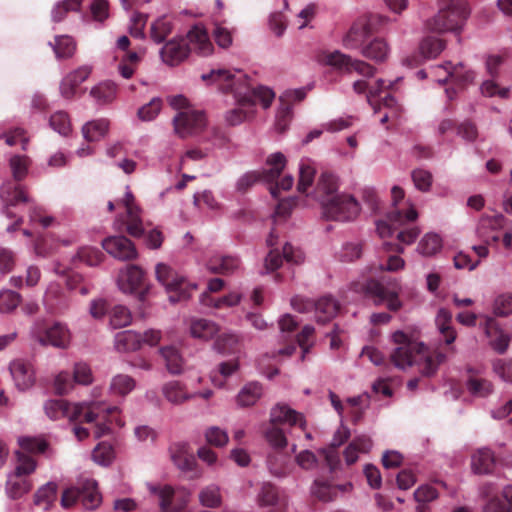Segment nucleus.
<instances>
[{"label":"nucleus","instance_id":"obj_1","mask_svg":"<svg viewBox=\"0 0 512 512\" xmlns=\"http://www.w3.org/2000/svg\"><path fill=\"white\" fill-rule=\"evenodd\" d=\"M44 410L46 415L53 420L67 418L74 422H95L93 431L95 438L109 434L111 430L110 424L114 419L118 425H121L120 421L115 417L118 408L107 406L102 402L70 404L64 399H54L45 403Z\"/></svg>","mask_w":512,"mask_h":512},{"label":"nucleus","instance_id":"obj_2","mask_svg":"<svg viewBox=\"0 0 512 512\" xmlns=\"http://www.w3.org/2000/svg\"><path fill=\"white\" fill-rule=\"evenodd\" d=\"M270 422L271 427L266 431L265 437L274 451L268 455L267 465L271 474L276 477H285L291 471V461L289 455L282 452L288 442L285 432L278 425L288 423L290 426H299L302 431H305L306 421L302 414L287 405L277 404L271 410Z\"/></svg>","mask_w":512,"mask_h":512},{"label":"nucleus","instance_id":"obj_3","mask_svg":"<svg viewBox=\"0 0 512 512\" xmlns=\"http://www.w3.org/2000/svg\"><path fill=\"white\" fill-rule=\"evenodd\" d=\"M239 74L236 78L229 70L218 69L203 74L202 79L218 83L223 93H233L240 106L261 104L263 108H268L275 97L274 92L264 86L253 87L247 75Z\"/></svg>","mask_w":512,"mask_h":512},{"label":"nucleus","instance_id":"obj_4","mask_svg":"<svg viewBox=\"0 0 512 512\" xmlns=\"http://www.w3.org/2000/svg\"><path fill=\"white\" fill-rule=\"evenodd\" d=\"M213 50V44L206 30L196 25L189 30L186 39H172L166 42L160 50V55L167 65L177 66L188 57L191 51H195L200 56H208Z\"/></svg>","mask_w":512,"mask_h":512},{"label":"nucleus","instance_id":"obj_5","mask_svg":"<svg viewBox=\"0 0 512 512\" xmlns=\"http://www.w3.org/2000/svg\"><path fill=\"white\" fill-rule=\"evenodd\" d=\"M401 78H397L395 82H387L383 79H378L374 85L368 86L365 80L355 81L353 89L356 93H364L367 91V101L373 108L374 113L379 115V121L381 124L391 122L392 125H398L397 120L401 116V107L393 96L387 93L384 97L381 94L393 90L396 82L400 81Z\"/></svg>","mask_w":512,"mask_h":512},{"label":"nucleus","instance_id":"obj_6","mask_svg":"<svg viewBox=\"0 0 512 512\" xmlns=\"http://www.w3.org/2000/svg\"><path fill=\"white\" fill-rule=\"evenodd\" d=\"M469 14L470 9L465 0H450L444 8L426 21L425 27L434 33L459 32Z\"/></svg>","mask_w":512,"mask_h":512},{"label":"nucleus","instance_id":"obj_7","mask_svg":"<svg viewBox=\"0 0 512 512\" xmlns=\"http://www.w3.org/2000/svg\"><path fill=\"white\" fill-rule=\"evenodd\" d=\"M364 291L375 305L385 304L393 312L402 307V302L399 299L401 285L394 277L387 275H382L379 278L371 277L365 282Z\"/></svg>","mask_w":512,"mask_h":512},{"label":"nucleus","instance_id":"obj_8","mask_svg":"<svg viewBox=\"0 0 512 512\" xmlns=\"http://www.w3.org/2000/svg\"><path fill=\"white\" fill-rule=\"evenodd\" d=\"M392 204L395 209L386 215L385 219L376 222L377 232L381 238L392 235V233L402 227L414 225L416 220V209L410 204L406 211L396 209L398 203L404 199L405 192L399 186H393L391 190Z\"/></svg>","mask_w":512,"mask_h":512},{"label":"nucleus","instance_id":"obj_9","mask_svg":"<svg viewBox=\"0 0 512 512\" xmlns=\"http://www.w3.org/2000/svg\"><path fill=\"white\" fill-rule=\"evenodd\" d=\"M168 104L178 111L173 118L174 128H205L207 117L203 110L194 108L183 95L167 97Z\"/></svg>","mask_w":512,"mask_h":512},{"label":"nucleus","instance_id":"obj_10","mask_svg":"<svg viewBox=\"0 0 512 512\" xmlns=\"http://www.w3.org/2000/svg\"><path fill=\"white\" fill-rule=\"evenodd\" d=\"M156 277L166 288L169 294V300L172 303L189 299L191 291L196 288L195 285L189 284L184 277L180 276L172 268L163 263H159L156 266Z\"/></svg>","mask_w":512,"mask_h":512},{"label":"nucleus","instance_id":"obj_11","mask_svg":"<svg viewBox=\"0 0 512 512\" xmlns=\"http://www.w3.org/2000/svg\"><path fill=\"white\" fill-rule=\"evenodd\" d=\"M360 212V205L357 200L347 194H341L331 199L322 200V213L328 220L352 221Z\"/></svg>","mask_w":512,"mask_h":512},{"label":"nucleus","instance_id":"obj_12","mask_svg":"<svg viewBox=\"0 0 512 512\" xmlns=\"http://www.w3.org/2000/svg\"><path fill=\"white\" fill-rule=\"evenodd\" d=\"M388 17L373 14L370 15L365 21L355 22L347 34L343 38V45L347 49H358L363 48L364 42L375 32L381 30V28L388 22Z\"/></svg>","mask_w":512,"mask_h":512},{"label":"nucleus","instance_id":"obj_13","mask_svg":"<svg viewBox=\"0 0 512 512\" xmlns=\"http://www.w3.org/2000/svg\"><path fill=\"white\" fill-rule=\"evenodd\" d=\"M267 164L270 166L269 169L262 171H251L240 177L237 182V190L244 193L259 181L273 183L276 179L279 178L280 174L285 168L286 158L280 152L274 153L268 157Z\"/></svg>","mask_w":512,"mask_h":512},{"label":"nucleus","instance_id":"obj_14","mask_svg":"<svg viewBox=\"0 0 512 512\" xmlns=\"http://www.w3.org/2000/svg\"><path fill=\"white\" fill-rule=\"evenodd\" d=\"M392 342L395 347L390 353V362L401 370L412 367L416 358V339L414 336L403 331H396L392 334Z\"/></svg>","mask_w":512,"mask_h":512},{"label":"nucleus","instance_id":"obj_15","mask_svg":"<svg viewBox=\"0 0 512 512\" xmlns=\"http://www.w3.org/2000/svg\"><path fill=\"white\" fill-rule=\"evenodd\" d=\"M121 203L126 208V219L119 216L114 227L117 231L121 232L126 228L127 233L132 237H141L144 233L142 220L140 217V208L135 204V198L130 191H127Z\"/></svg>","mask_w":512,"mask_h":512},{"label":"nucleus","instance_id":"obj_16","mask_svg":"<svg viewBox=\"0 0 512 512\" xmlns=\"http://www.w3.org/2000/svg\"><path fill=\"white\" fill-rule=\"evenodd\" d=\"M322 61L340 71L351 73L357 72L360 75L372 77L376 68L372 65L358 59H352L350 56L340 51L330 52L324 55Z\"/></svg>","mask_w":512,"mask_h":512},{"label":"nucleus","instance_id":"obj_17","mask_svg":"<svg viewBox=\"0 0 512 512\" xmlns=\"http://www.w3.org/2000/svg\"><path fill=\"white\" fill-rule=\"evenodd\" d=\"M103 249L116 259L127 261L137 257L134 243L125 236H109L102 241Z\"/></svg>","mask_w":512,"mask_h":512},{"label":"nucleus","instance_id":"obj_18","mask_svg":"<svg viewBox=\"0 0 512 512\" xmlns=\"http://www.w3.org/2000/svg\"><path fill=\"white\" fill-rule=\"evenodd\" d=\"M0 195L5 204L4 213L9 218H13L15 216L10 211V207L30 202L26 187L16 181H8L4 183L1 187Z\"/></svg>","mask_w":512,"mask_h":512},{"label":"nucleus","instance_id":"obj_19","mask_svg":"<svg viewBox=\"0 0 512 512\" xmlns=\"http://www.w3.org/2000/svg\"><path fill=\"white\" fill-rule=\"evenodd\" d=\"M484 332L487 338H489V345L494 351L499 354H503L507 351L511 337L501 328L493 317H486Z\"/></svg>","mask_w":512,"mask_h":512},{"label":"nucleus","instance_id":"obj_20","mask_svg":"<svg viewBox=\"0 0 512 512\" xmlns=\"http://www.w3.org/2000/svg\"><path fill=\"white\" fill-rule=\"evenodd\" d=\"M120 289L125 293L138 292L141 297L144 294L145 274L143 270L136 266L130 265L121 272L118 280Z\"/></svg>","mask_w":512,"mask_h":512},{"label":"nucleus","instance_id":"obj_21","mask_svg":"<svg viewBox=\"0 0 512 512\" xmlns=\"http://www.w3.org/2000/svg\"><path fill=\"white\" fill-rule=\"evenodd\" d=\"M257 502L261 507H271L269 512H285L287 501L281 496L275 485L270 482L262 484L257 495Z\"/></svg>","mask_w":512,"mask_h":512},{"label":"nucleus","instance_id":"obj_22","mask_svg":"<svg viewBox=\"0 0 512 512\" xmlns=\"http://www.w3.org/2000/svg\"><path fill=\"white\" fill-rule=\"evenodd\" d=\"M9 370L19 390L25 391L34 385L35 372L29 362L21 359L14 360L10 363Z\"/></svg>","mask_w":512,"mask_h":512},{"label":"nucleus","instance_id":"obj_23","mask_svg":"<svg viewBox=\"0 0 512 512\" xmlns=\"http://www.w3.org/2000/svg\"><path fill=\"white\" fill-rule=\"evenodd\" d=\"M445 358V354L425 348L423 343L418 342V373L423 376L434 374Z\"/></svg>","mask_w":512,"mask_h":512},{"label":"nucleus","instance_id":"obj_24","mask_svg":"<svg viewBox=\"0 0 512 512\" xmlns=\"http://www.w3.org/2000/svg\"><path fill=\"white\" fill-rule=\"evenodd\" d=\"M91 74V68L87 65L81 66L67 74L61 81L60 92L66 99H71L77 95L79 86Z\"/></svg>","mask_w":512,"mask_h":512},{"label":"nucleus","instance_id":"obj_25","mask_svg":"<svg viewBox=\"0 0 512 512\" xmlns=\"http://www.w3.org/2000/svg\"><path fill=\"white\" fill-rule=\"evenodd\" d=\"M44 304L52 313H59L68 307V296L61 284L51 282L44 294Z\"/></svg>","mask_w":512,"mask_h":512},{"label":"nucleus","instance_id":"obj_26","mask_svg":"<svg viewBox=\"0 0 512 512\" xmlns=\"http://www.w3.org/2000/svg\"><path fill=\"white\" fill-rule=\"evenodd\" d=\"M283 258L287 262L298 264L302 261V254L298 250L295 251L291 244L286 243L283 247V255H281L276 250H271L269 252L267 257L265 258V268L268 271H274L278 269L282 264Z\"/></svg>","mask_w":512,"mask_h":512},{"label":"nucleus","instance_id":"obj_27","mask_svg":"<svg viewBox=\"0 0 512 512\" xmlns=\"http://www.w3.org/2000/svg\"><path fill=\"white\" fill-rule=\"evenodd\" d=\"M39 342L42 345H52L58 348H66L70 342V333L66 326L61 323H55L47 328L45 332L39 336Z\"/></svg>","mask_w":512,"mask_h":512},{"label":"nucleus","instance_id":"obj_28","mask_svg":"<svg viewBox=\"0 0 512 512\" xmlns=\"http://www.w3.org/2000/svg\"><path fill=\"white\" fill-rule=\"evenodd\" d=\"M313 310L318 323H326L332 320L340 309V304L331 296H323L313 301Z\"/></svg>","mask_w":512,"mask_h":512},{"label":"nucleus","instance_id":"obj_29","mask_svg":"<svg viewBox=\"0 0 512 512\" xmlns=\"http://www.w3.org/2000/svg\"><path fill=\"white\" fill-rule=\"evenodd\" d=\"M240 267V260L235 256L214 255L207 261V268L211 273L230 275Z\"/></svg>","mask_w":512,"mask_h":512},{"label":"nucleus","instance_id":"obj_30","mask_svg":"<svg viewBox=\"0 0 512 512\" xmlns=\"http://www.w3.org/2000/svg\"><path fill=\"white\" fill-rule=\"evenodd\" d=\"M506 220L503 215L483 216L478 222L476 233L486 244H489L490 233L504 229Z\"/></svg>","mask_w":512,"mask_h":512},{"label":"nucleus","instance_id":"obj_31","mask_svg":"<svg viewBox=\"0 0 512 512\" xmlns=\"http://www.w3.org/2000/svg\"><path fill=\"white\" fill-rule=\"evenodd\" d=\"M495 464L492 451L488 448L478 449L471 456V469L475 474L491 473Z\"/></svg>","mask_w":512,"mask_h":512},{"label":"nucleus","instance_id":"obj_32","mask_svg":"<svg viewBox=\"0 0 512 512\" xmlns=\"http://www.w3.org/2000/svg\"><path fill=\"white\" fill-rule=\"evenodd\" d=\"M81 502L86 509H95L101 503V495L98 491L97 482L93 479H86L79 485Z\"/></svg>","mask_w":512,"mask_h":512},{"label":"nucleus","instance_id":"obj_33","mask_svg":"<svg viewBox=\"0 0 512 512\" xmlns=\"http://www.w3.org/2000/svg\"><path fill=\"white\" fill-rule=\"evenodd\" d=\"M142 336L132 330L122 331L115 336V348L118 352H134L141 348Z\"/></svg>","mask_w":512,"mask_h":512},{"label":"nucleus","instance_id":"obj_34","mask_svg":"<svg viewBox=\"0 0 512 512\" xmlns=\"http://www.w3.org/2000/svg\"><path fill=\"white\" fill-rule=\"evenodd\" d=\"M372 447L371 439L361 435L352 440L344 450V458L347 465H352L358 460L359 453H368Z\"/></svg>","mask_w":512,"mask_h":512},{"label":"nucleus","instance_id":"obj_35","mask_svg":"<svg viewBox=\"0 0 512 512\" xmlns=\"http://www.w3.org/2000/svg\"><path fill=\"white\" fill-rule=\"evenodd\" d=\"M491 312L496 318H506L512 315V292L497 293L491 302Z\"/></svg>","mask_w":512,"mask_h":512},{"label":"nucleus","instance_id":"obj_36","mask_svg":"<svg viewBox=\"0 0 512 512\" xmlns=\"http://www.w3.org/2000/svg\"><path fill=\"white\" fill-rule=\"evenodd\" d=\"M338 189L337 179L331 173H322L316 187V196L320 203L322 204V200L331 199L334 196H337L336 193Z\"/></svg>","mask_w":512,"mask_h":512},{"label":"nucleus","instance_id":"obj_37","mask_svg":"<svg viewBox=\"0 0 512 512\" xmlns=\"http://www.w3.org/2000/svg\"><path fill=\"white\" fill-rule=\"evenodd\" d=\"M436 326L444 337L446 344H451L456 339V332L451 326L452 314L445 308H440L435 317Z\"/></svg>","mask_w":512,"mask_h":512},{"label":"nucleus","instance_id":"obj_38","mask_svg":"<svg viewBox=\"0 0 512 512\" xmlns=\"http://www.w3.org/2000/svg\"><path fill=\"white\" fill-rule=\"evenodd\" d=\"M214 348L222 355H233L240 352L241 342L236 334L223 333L216 339Z\"/></svg>","mask_w":512,"mask_h":512},{"label":"nucleus","instance_id":"obj_39","mask_svg":"<svg viewBox=\"0 0 512 512\" xmlns=\"http://www.w3.org/2000/svg\"><path fill=\"white\" fill-rule=\"evenodd\" d=\"M442 247L443 241L441 236L434 232H428L418 242V253L430 257L440 252Z\"/></svg>","mask_w":512,"mask_h":512},{"label":"nucleus","instance_id":"obj_40","mask_svg":"<svg viewBox=\"0 0 512 512\" xmlns=\"http://www.w3.org/2000/svg\"><path fill=\"white\" fill-rule=\"evenodd\" d=\"M262 385L258 382L246 384L237 395V403L241 407L254 405L262 396Z\"/></svg>","mask_w":512,"mask_h":512},{"label":"nucleus","instance_id":"obj_41","mask_svg":"<svg viewBox=\"0 0 512 512\" xmlns=\"http://www.w3.org/2000/svg\"><path fill=\"white\" fill-rule=\"evenodd\" d=\"M32 485L30 480L18 474H11L6 483V491L12 499H18L28 493Z\"/></svg>","mask_w":512,"mask_h":512},{"label":"nucleus","instance_id":"obj_42","mask_svg":"<svg viewBox=\"0 0 512 512\" xmlns=\"http://www.w3.org/2000/svg\"><path fill=\"white\" fill-rule=\"evenodd\" d=\"M173 24L171 20L162 16L156 19L150 27V38L156 44L163 43L167 37L172 33Z\"/></svg>","mask_w":512,"mask_h":512},{"label":"nucleus","instance_id":"obj_43","mask_svg":"<svg viewBox=\"0 0 512 512\" xmlns=\"http://www.w3.org/2000/svg\"><path fill=\"white\" fill-rule=\"evenodd\" d=\"M57 59L71 58L76 51V43L68 35L56 36L54 43H50Z\"/></svg>","mask_w":512,"mask_h":512},{"label":"nucleus","instance_id":"obj_44","mask_svg":"<svg viewBox=\"0 0 512 512\" xmlns=\"http://www.w3.org/2000/svg\"><path fill=\"white\" fill-rule=\"evenodd\" d=\"M190 332L194 338L209 340L218 332V327L210 320L195 319L191 322Z\"/></svg>","mask_w":512,"mask_h":512},{"label":"nucleus","instance_id":"obj_45","mask_svg":"<svg viewBox=\"0 0 512 512\" xmlns=\"http://www.w3.org/2000/svg\"><path fill=\"white\" fill-rule=\"evenodd\" d=\"M56 496L57 484L48 482L37 490L34 495V503L44 510H48L56 500Z\"/></svg>","mask_w":512,"mask_h":512},{"label":"nucleus","instance_id":"obj_46","mask_svg":"<svg viewBox=\"0 0 512 512\" xmlns=\"http://www.w3.org/2000/svg\"><path fill=\"white\" fill-rule=\"evenodd\" d=\"M388 51L387 43L383 39L376 38L363 46L361 53L366 58L381 62L386 59Z\"/></svg>","mask_w":512,"mask_h":512},{"label":"nucleus","instance_id":"obj_47","mask_svg":"<svg viewBox=\"0 0 512 512\" xmlns=\"http://www.w3.org/2000/svg\"><path fill=\"white\" fill-rule=\"evenodd\" d=\"M117 86L111 81H106L93 87L90 95L100 104H107L116 98Z\"/></svg>","mask_w":512,"mask_h":512},{"label":"nucleus","instance_id":"obj_48","mask_svg":"<svg viewBox=\"0 0 512 512\" xmlns=\"http://www.w3.org/2000/svg\"><path fill=\"white\" fill-rule=\"evenodd\" d=\"M503 499H491L484 507V512H512V485H507L502 492Z\"/></svg>","mask_w":512,"mask_h":512},{"label":"nucleus","instance_id":"obj_49","mask_svg":"<svg viewBox=\"0 0 512 512\" xmlns=\"http://www.w3.org/2000/svg\"><path fill=\"white\" fill-rule=\"evenodd\" d=\"M136 386V381L133 377L126 374L115 375L110 383V391L113 395L126 396Z\"/></svg>","mask_w":512,"mask_h":512},{"label":"nucleus","instance_id":"obj_50","mask_svg":"<svg viewBox=\"0 0 512 512\" xmlns=\"http://www.w3.org/2000/svg\"><path fill=\"white\" fill-rule=\"evenodd\" d=\"M162 392L165 398L173 404H181L193 397L188 394L184 387L177 381H171L163 386Z\"/></svg>","mask_w":512,"mask_h":512},{"label":"nucleus","instance_id":"obj_51","mask_svg":"<svg viewBox=\"0 0 512 512\" xmlns=\"http://www.w3.org/2000/svg\"><path fill=\"white\" fill-rule=\"evenodd\" d=\"M160 353L165 359L166 367L170 373L179 374L182 372L183 359L175 347H163L160 349Z\"/></svg>","mask_w":512,"mask_h":512},{"label":"nucleus","instance_id":"obj_52","mask_svg":"<svg viewBox=\"0 0 512 512\" xmlns=\"http://www.w3.org/2000/svg\"><path fill=\"white\" fill-rule=\"evenodd\" d=\"M199 501L201 505L209 508H217L221 505L222 496L220 488L211 484L203 488L199 493Z\"/></svg>","mask_w":512,"mask_h":512},{"label":"nucleus","instance_id":"obj_53","mask_svg":"<svg viewBox=\"0 0 512 512\" xmlns=\"http://www.w3.org/2000/svg\"><path fill=\"white\" fill-rule=\"evenodd\" d=\"M287 96H281L279 99L275 128H288L293 118L292 104L287 100Z\"/></svg>","mask_w":512,"mask_h":512},{"label":"nucleus","instance_id":"obj_54","mask_svg":"<svg viewBox=\"0 0 512 512\" xmlns=\"http://www.w3.org/2000/svg\"><path fill=\"white\" fill-rule=\"evenodd\" d=\"M9 165L14 180L20 182L28 174L30 159L25 155H14L10 158Z\"/></svg>","mask_w":512,"mask_h":512},{"label":"nucleus","instance_id":"obj_55","mask_svg":"<svg viewBox=\"0 0 512 512\" xmlns=\"http://www.w3.org/2000/svg\"><path fill=\"white\" fill-rule=\"evenodd\" d=\"M439 68H444L447 72L443 82H446L449 77L459 82H470L474 79V73L470 70L464 71V65L461 62L454 65L451 62H447L445 66H440Z\"/></svg>","mask_w":512,"mask_h":512},{"label":"nucleus","instance_id":"obj_56","mask_svg":"<svg viewBox=\"0 0 512 512\" xmlns=\"http://www.w3.org/2000/svg\"><path fill=\"white\" fill-rule=\"evenodd\" d=\"M241 299L240 294L233 292L226 296H223L221 298H218L217 300H214L208 292H204L201 295L200 301L204 305H213L216 308H222V307H231L239 303Z\"/></svg>","mask_w":512,"mask_h":512},{"label":"nucleus","instance_id":"obj_57","mask_svg":"<svg viewBox=\"0 0 512 512\" xmlns=\"http://www.w3.org/2000/svg\"><path fill=\"white\" fill-rule=\"evenodd\" d=\"M21 452L28 455L41 454L48 448V443L41 438L36 437H24L19 440Z\"/></svg>","mask_w":512,"mask_h":512},{"label":"nucleus","instance_id":"obj_58","mask_svg":"<svg viewBox=\"0 0 512 512\" xmlns=\"http://www.w3.org/2000/svg\"><path fill=\"white\" fill-rule=\"evenodd\" d=\"M131 321V312L125 306L117 305L110 312V324L114 329L126 327Z\"/></svg>","mask_w":512,"mask_h":512},{"label":"nucleus","instance_id":"obj_59","mask_svg":"<svg viewBox=\"0 0 512 512\" xmlns=\"http://www.w3.org/2000/svg\"><path fill=\"white\" fill-rule=\"evenodd\" d=\"M186 449L185 444L177 446V450L172 452V459L181 470L190 471L194 468L195 458Z\"/></svg>","mask_w":512,"mask_h":512},{"label":"nucleus","instance_id":"obj_60","mask_svg":"<svg viewBox=\"0 0 512 512\" xmlns=\"http://www.w3.org/2000/svg\"><path fill=\"white\" fill-rule=\"evenodd\" d=\"M340 487L332 486L328 482L316 480L314 485L312 486V494L322 501H331L333 500Z\"/></svg>","mask_w":512,"mask_h":512},{"label":"nucleus","instance_id":"obj_61","mask_svg":"<svg viewBox=\"0 0 512 512\" xmlns=\"http://www.w3.org/2000/svg\"><path fill=\"white\" fill-rule=\"evenodd\" d=\"M140 59L141 57L137 52H128L123 56L118 67L121 76L125 79L131 78Z\"/></svg>","mask_w":512,"mask_h":512},{"label":"nucleus","instance_id":"obj_62","mask_svg":"<svg viewBox=\"0 0 512 512\" xmlns=\"http://www.w3.org/2000/svg\"><path fill=\"white\" fill-rule=\"evenodd\" d=\"M444 45L442 41L436 37L424 38L420 44V54L424 58H435L443 50Z\"/></svg>","mask_w":512,"mask_h":512},{"label":"nucleus","instance_id":"obj_63","mask_svg":"<svg viewBox=\"0 0 512 512\" xmlns=\"http://www.w3.org/2000/svg\"><path fill=\"white\" fill-rule=\"evenodd\" d=\"M17 466L15 468V474L24 476L33 473L37 467V463L33 456L28 455L24 452L17 451Z\"/></svg>","mask_w":512,"mask_h":512},{"label":"nucleus","instance_id":"obj_64","mask_svg":"<svg viewBox=\"0 0 512 512\" xmlns=\"http://www.w3.org/2000/svg\"><path fill=\"white\" fill-rule=\"evenodd\" d=\"M21 295L12 290L0 292V312L8 313L17 308L21 302Z\"/></svg>","mask_w":512,"mask_h":512}]
</instances>
